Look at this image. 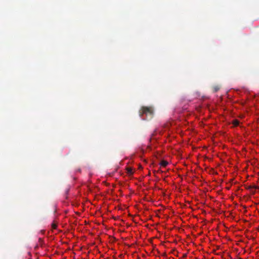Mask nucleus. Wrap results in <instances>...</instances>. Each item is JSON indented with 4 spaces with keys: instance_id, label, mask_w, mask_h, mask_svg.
<instances>
[{
    "instance_id": "6",
    "label": "nucleus",
    "mask_w": 259,
    "mask_h": 259,
    "mask_svg": "<svg viewBox=\"0 0 259 259\" xmlns=\"http://www.w3.org/2000/svg\"><path fill=\"white\" fill-rule=\"evenodd\" d=\"M239 122L237 120H234L233 121V124L234 126H236L239 125Z\"/></svg>"
},
{
    "instance_id": "7",
    "label": "nucleus",
    "mask_w": 259,
    "mask_h": 259,
    "mask_svg": "<svg viewBox=\"0 0 259 259\" xmlns=\"http://www.w3.org/2000/svg\"><path fill=\"white\" fill-rule=\"evenodd\" d=\"M52 227L53 229H57V224L55 223V222H53L52 224Z\"/></svg>"
},
{
    "instance_id": "3",
    "label": "nucleus",
    "mask_w": 259,
    "mask_h": 259,
    "mask_svg": "<svg viewBox=\"0 0 259 259\" xmlns=\"http://www.w3.org/2000/svg\"><path fill=\"white\" fill-rule=\"evenodd\" d=\"M160 164L163 167H166L168 164V162L165 160H162Z\"/></svg>"
},
{
    "instance_id": "4",
    "label": "nucleus",
    "mask_w": 259,
    "mask_h": 259,
    "mask_svg": "<svg viewBox=\"0 0 259 259\" xmlns=\"http://www.w3.org/2000/svg\"><path fill=\"white\" fill-rule=\"evenodd\" d=\"M220 89V87L219 85H215L213 87L212 89H213V92H218Z\"/></svg>"
},
{
    "instance_id": "2",
    "label": "nucleus",
    "mask_w": 259,
    "mask_h": 259,
    "mask_svg": "<svg viewBox=\"0 0 259 259\" xmlns=\"http://www.w3.org/2000/svg\"><path fill=\"white\" fill-rule=\"evenodd\" d=\"M248 189L249 190L251 194L252 195H254L255 194L256 192H257L258 190L259 187L256 186L254 184H252L248 186Z\"/></svg>"
},
{
    "instance_id": "5",
    "label": "nucleus",
    "mask_w": 259,
    "mask_h": 259,
    "mask_svg": "<svg viewBox=\"0 0 259 259\" xmlns=\"http://www.w3.org/2000/svg\"><path fill=\"white\" fill-rule=\"evenodd\" d=\"M127 172L129 175H132L133 174V169L131 167L127 168Z\"/></svg>"
},
{
    "instance_id": "1",
    "label": "nucleus",
    "mask_w": 259,
    "mask_h": 259,
    "mask_svg": "<svg viewBox=\"0 0 259 259\" xmlns=\"http://www.w3.org/2000/svg\"><path fill=\"white\" fill-rule=\"evenodd\" d=\"M153 114V110L152 108L148 107H143L140 112V115L142 116L143 114L146 115H152Z\"/></svg>"
}]
</instances>
